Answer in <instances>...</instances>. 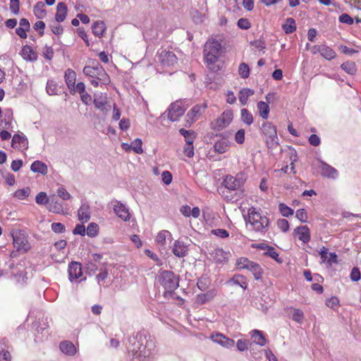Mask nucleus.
Masks as SVG:
<instances>
[{
  "label": "nucleus",
  "mask_w": 361,
  "mask_h": 361,
  "mask_svg": "<svg viewBox=\"0 0 361 361\" xmlns=\"http://www.w3.org/2000/svg\"><path fill=\"white\" fill-rule=\"evenodd\" d=\"M155 343L145 332H137L130 336L126 344L128 357L132 361H152Z\"/></svg>",
  "instance_id": "f257e3e1"
},
{
  "label": "nucleus",
  "mask_w": 361,
  "mask_h": 361,
  "mask_svg": "<svg viewBox=\"0 0 361 361\" xmlns=\"http://www.w3.org/2000/svg\"><path fill=\"white\" fill-rule=\"evenodd\" d=\"M245 182V178L241 173H238L235 176H226L223 185L227 190L222 192L224 198L231 202H237L242 198L244 195Z\"/></svg>",
  "instance_id": "f03ea898"
},
{
  "label": "nucleus",
  "mask_w": 361,
  "mask_h": 361,
  "mask_svg": "<svg viewBox=\"0 0 361 361\" xmlns=\"http://www.w3.org/2000/svg\"><path fill=\"white\" fill-rule=\"evenodd\" d=\"M245 221L250 224L253 231L262 233L267 232L269 225V219L259 212L256 211L254 207L249 209L247 218L245 219Z\"/></svg>",
  "instance_id": "7ed1b4c3"
},
{
  "label": "nucleus",
  "mask_w": 361,
  "mask_h": 361,
  "mask_svg": "<svg viewBox=\"0 0 361 361\" xmlns=\"http://www.w3.org/2000/svg\"><path fill=\"white\" fill-rule=\"evenodd\" d=\"M157 281L166 290L164 295L172 293L179 286V277L171 271H160Z\"/></svg>",
  "instance_id": "20e7f679"
},
{
  "label": "nucleus",
  "mask_w": 361,
  "mask_h": 361,
  "mask_svg": "<svg viewBox=\"0 0 361 361\" xmlns=\"http://www.w3.org/2000/svg\"><path fill=\"white\" fill-rule=\"evenodd\" d=\"M261 131L265 137V142L269 149H274L279 145L276 128L270 122H264L261 127Z\"/></svg>",
  "instance_id": "39448f33"
},
{
  "label": "nucleus",
  "mask_w": 361,
  "mask_h": 361,
  "mask_svg": "<svg viewBox=\"0 0 361 361\" xmlns=\"http://www.w3.org/2000/svg\"><path fill=\"white\" fill-rule=\"evenodd\" d=\"M221 44L217 40L213 39L206 42L204 48V56L208 66L213 65L217 61Z\"/></svg>",
  "instance_id": "423d86ee"
},
{
  "label": "nucleus",
  "mask_w": 361,
  "mask_h": 361,
  "mask_svg": "<svg viewBox=\"0 0 361 361\" xmlns=\"http://www.w3.org/2000/svg\"><path fill=\"white\" fill-rule=\"evenodd\" d=\"M157 57L158 61L164 68L173 67L178 63V58L171 51L161 50L158 52Z\"/></svg>",
  "instance_id": "0eeeda50"
},
{
  "label": "nucleus",
  "mask_w": 361,
  "mask_h": 361,
  "mask_svg": "<svg viewBox=\"0 0 361 361\" xmlns=\"http://www.w3.org/2000/svg\"><path fill=\"white\" fill-rule=\"evenodd\" d=\"M233 119V113L230 110L224 111L215 121L211 123V127L216 130H221L227 127Z\"/></svg>",
  "instance_id": "6e6552de"
},
{
  "label": "nucleus",
  "mask_w": 361,
  "mask_h": 361,
  "mask_svg": "<svg viewBox=\"0 0 361 361\" xmlns=\"http://www.w3.org/2000/svg\"><path fill=\"white\" fill-rule=\"evenodd\" d=\"M185 110L182 102L177 100L169 106L167 117L172 122L177 121L184 114Z\"/></svg>",
  "instance_id": "1a4fd4ad"
},
{
  "label": "nucleus",
  "mask_w": 361,
  "mask_h": 361,
  "mask_svg": "<svg viewBox=\"0 0 361 361\" xmlns=\"http://www.w3.org/2000/svg\"><path fill=\"white\" fill-rule=\"evenodd\" d=\"M13 246L16 248L17 251L26 252L30 248L27 237L22 233H18L13 235Z\"/></svg>",
  "instance_id": "9d476101"
},
{
  "label": "nucleus",
  "mask_w": 361,
  "mask_h": 361,
  "mask_svg": "<svg viewBox=\"0 0 361 361\" xmlns=\"http://www.w3.org/2000/svg\"><path fill=\"white\" fill-rule=\"evenodd\" d=\"M210 338L215 343L220 344L221 346L227 348H233L235 345V341L225 336L224 334L217 333L214 335H212Z\"/></svg>",
  "instance_id": "9b49d317"
},
{
  "label": "nucleus",
  "mask_w": 361,
  "mask_h": 361,
  "mask_svg": "<svg viewBox=\"0 0 361 361\" xmlns=\"http://www.w3.org/2000/svg\"><path fill=\"white\" fill-rule=\"evenodd\" d=\"M82 274L81 264L78 262H71L68 267L69 279L72 281L79 279Z\"/></svg>",
  "instance_id": "f8f14e48"
},
{
  "label": "nucleus",
  "mask_w": 361,
  "mask_h": 361,
  "mask_svg": "<svg viewBox=\"0 0 361 361\" xmlns=\"http://www.w3.org/2000/svg\"><path fill=\"white\" fill-rule=\"evenodd\" d=\"M319 161L321 163L320 168L322 170V176L333 179L337 178L338 172L335 168L332 167L331 166L329 165L328 164L322 160H319Z\"/></svg>",
  "instance_id": "ddd939ff"
},
{
  "label": "nucleus",
  "mask_w": 361,
  "mask_h": 361,
  "mask_svg": "<svg viewBox=\"0 0 361 361\" xmlns=\"http://www.w3.org/2000/svg\"><path fill=\"white\" fill-rule=\"evenodd\" d=\"M11 145L14 149H27L28 140L24 135L15 134L12 138Z\"/></svg>",
  "instance_id": "4468645a"
},
{
  "label": "nucleus",
  "mask_w": 361,
  "mask_h": 361,
  "mask_svg": "<svg viewBox=\"0 0 361 361\" xmlns=\"http://www.w3.org/2000/svg\"><path fill=\"white\" fill-rule=\"evenodd\" d=\"M114 211L116 215L125 221L130 219V213L126 206L120 202H116L114 206Z\"/></svg>",
  "instance_id": "2eb2a0df"
},
{
  "label": "nucleus",
  "mask_w": 361,
  "mask_h": 361,
  "mask_svg": "<svg viewBox=\"0 0 361 361\" xmlns=\"http://www.w3.org/2000/svg\"><path fill=\"white\" fill-rule=\"evenodd\" d=\"M48 208L49 212L55 214L63 213V204L55 195L50 196Z\"/></svg>",
  "instance_id": "dca6fc26"
},
{
  "label": "nucleus",
  "mask_w": 361,
  "mask_h": 361,
  "mask_svg": "<svg viewBox=\"0 0 361 361\" xmlns=\"http://www.w3.org/2000/svg\"><path fill=\"white\" fill-rule=\"evenodd\" d=\"M173 253L178 257H183L188 255V246L180 240L175 241L173 247Z\"/></svg>",
  "instance_id": "f3484780"
},
{
  "label": "nucleus",
  "mask_w": 361,
  "mask_h": 361,
  "mask_svg": "<svg viewBox=\"0 0 361 361\" xmlns=\"http://www.w3.org/2000/svg\"><path fill=\"white\" fill-rule=\"evenodd\" d=\"M294 233H295L298 236L299 240L304 243H308L310 240V232L307 226L297 227L294 230Z\"/></svg>",
  "instance_id": "a211bd4d"
},
{
  "label": "nucleus",
  "mask_w": 361,
  "mask_h": 361,
  "mask_svg": "<svg viewBox=\"0 0 361 361\" xmlns=\"http://www.w3.org/2000/svg\"><path fill=\"white\" fill-rule=\"evenodd\" d=\"M78 219L82 223L87 222L90 219V206L87 203H82L78 211Z\"/></svg>",
  "instance_id": "6ab92c4d"
},
{
  "label": "nucleus",
  "mask_w": 361,
  "mask_h": 361,
  "mask_svg": "<svg viewBox=\"0 0 361 361\" xmlns=\"http://www.w3.org/2000/svg\"><path fill=\"white\" fill-rule=\"evenodd\" d=\"M206 106L200 105H195L194 107H192V109H190L186 115V117L188 118V121L190 120V123H192L196 121L197 118L202 114Z\"/></svg>",
  "instance_id": "aec40b11"
},
{
  "label": "nucleus",
  "mask_w": 361,
  "mask_h": 361,
  "mask_svg": "<svg viewBox=\"0 0 361 361\" xmlns=\"http://www.w3.org/2000/svg\"><path fill=\"white\" fill-rule=\"evenodd\" d=\"M64 78L68 88L72 91L75 90V84L76 80V73L71 68H68L65 71Z\"/></svg>",
  "instance_id": "412c9836"
},
{
  "label": "nucleus",
  "mask_w": 361,
  "mask_h": 361,
  "mask_svg": "<svg viewBox=\"0 0 361 361\" xmlns=\"http://www.w3.org/2000/svg\"><path fill=\"white\" fill-rule=\"evenodd\" d=\"M67 6L64 2H59L56 6V13L55 15V20L58 23L63 22L67 16Z\"/></svg>",
  "instance_id": "4be33fe9"
},
{
  "label": "nucleus",
  "mask_w": 361,
  "mask_h": 361,
  "mask_svg": "<svg viewBox=\"0 0 361 361\" xmlns=\"http://www.w3.org/2000/svg\"><path fill=\"white\" fill-rule=\"evenodd\" d=\"M23 58L26 61H34L37 59V55L32 48L29 45H25L22 49Z\"/></svg>",
  "instance_id": "5701e85b"
},
{
  "label": "nucleus",
  "mask_w": 361,
  "mask_h": 361,
  "mask_svg": "<svg viewBox=\"0 0 361 361\" xmlns=\"http://www.w3.org/2000/svg\"><path fill=\"white\" fill-rule=\"evenodd\" d=\"M30 170L34 173H39L42 175H45L47 173L48 169L46 164L37 160L31 164Z\"/></svg>",
  "instance_id": "b1692460"
},
{
  "label": "nucleus",
  "mask_w": 361,
  "mask_h": 361,
  "mask_svg": "<svg viewBox=\"0 0 361 361\" xmlns=\"http://www.w3.org/2000/svg\"><path fill=\"white\" fill-rule=\"evenodd\" d=\"M92 30L95 36L102 37L106 30L105 23L102 20L95 21L92 25Z\"/></svg>",
  "instance_id": "393cba45"
},
{
  "label": "nucleus",
  "mask_w": 361,
  "mask_h": 361,
  "mask_svg": "<svg viewBox=\"0 0 361 361\" xmlns=\"http://www.w3.org/2000/svg\"><path fill=\"white\" fill-rule=\"evenodd\" d=\"M318 51L324 58L327 60H331L336 56V53L333 49L325 45L320 46L318 48Z\"/></svg>",
  "instance_id": "a878e982"
},
{
  "label": "nucleus",
  "mask_w": 361,
  "mask_h": 361,
  "mask_svg": "<svg viewBox=\"0 0 361 361\" xmlns=\"http://www.w3.org/2000/svg\"><path fill=\"white\" fill-rule=\"evenodd\" d=\"M214 151L219 153L223 154L228 151L229 149L228 141L226 138H221L216 141L214 145Z\"/></svg>",
  "instance_id": "bb28decb"
},
{
  "label": "nucleus",
  "mask_w": 361,
  "mask_h": 361,
  "mask_svg": "<svg viewBox=\"0 0 361 361\" xmlns=\"http://www.w3.org/2000/svg\"><path fill=\"white\" fill-rule=\"evenodd\" d=\"M251 336L253 338V342L260 346H264L267 343V339L264 336L262 331L259 330H252L251 331Z\"/></svg>",
  "instance_id": "cd10ccee"
},
{
  "label": "nucleus",
  "mask_w": 361,
  "mask_h": 361,
  "mask_svg": "<svg viewBox=\"0 0 361 361\" xmlns=\"http://www.w3.org/2000/svg\"><path fill=\"white\" fill-rule=\"evenodd\" d=\"M93 66H85L83 68V73L87 75L94 78H96L97 74L98 73L97 69H99V66L101 65L97 62H93Z\"/></svg>",
  "instance_id": "c85d7f7f"
},
{
  "label": "nucleus",
  "mask_w": 361,
  "mask_h": 361,
  "mask_svg": "<svg viewBox=\"0 0 361 361\" xmlns=\"http://www.w3.org/2000/svg\"><path fill=\"white\" fill-rule=\"evenodd\" d=\"M61 87H59L57 82L52 80H48L46 86L47 92L49 95H57L60 92Z\"/></svg>",
  "instance_id": "c756f323"
},
{
  "label": "nucleus",
  "mask_w": 361,
  "mask_h": 361,
  "mask_svg": "<svg viewBox=\"0 0 361 361\" xmlns=\"http://www.w3.org/2000/svg\"><path fill=\"white\" fill-rule=\"evenodd\" d=\"M59 348L63 353L69 355H74L76 351L75 345L71 342L67 341H62L60 343Z\"/></svg>",
  "instance_id": "7c9ffc66"
},
{
  "label": "nucleus",
  "mask_w": 361,
  "mask_h": 361,
  "mask_svg": "<svg viewBox=\"0 0 361 361\" xmlns=\"http://www.w3.org/2000/svg\"><path fill=\"white\" fill-rule=\"evenodd\" d=\"M282 29L286 34H291L296 30L295 21L292 18H287L286 23L283 24Z\"/></svg>",
  "instance_id": "2f4dec72"
},
{
  "label": "nucleus",
  "mask_w": 361,
  "mask_h": 361,
  "mask_svg": "<svg viewBox=\"0 0 361 361\" xmlns=\"http://www.w3.org/2000/svg\"><path fill=\"white\" fill-rule=\"evenodd\" d=\"M45 5L42 1H38L33 7V12L35 16L38 19H42L46 16L44 9Z\"/></svg>",
  "instance_id": "473e14b6"
},
{
  "label": "nucleus",
  "mask_w": 361,
  "mask_h": 361,
  "mask_svg": "<svg viewBox=\"0 0 361 361\" xmlns=\"http://www.w3.org/2000/svg\"><path fill=\"white\" fill-rule=\"evenodd\" d=\"M179 133L184 137L185 143L187 144L193 143L196 137L195 132L192 130H185L184 128H180L179 129Z\"/></svg>",
  "instance_id": "72a5a7b5"
},
{
  "label": "nucleus",
  "mask_w": 361,
  "mask_h": 361,
  "mask_svg": "<svg viewBox=\"0 0 361 361\" xmlns=\"http://www.w3.org/2000/svg\"><path fill=\"white\" fill-rule=\"evenodd\" d=\"M247 270L252 273L256 280L262 279L263 269L259 264L252 262Z\"/></svg>",
  "instance_id": "f704fd0d"
},
{
  "label": "nucleus",
  "mask_w": 361,
  "mask_h": 361,
  "mask_svg": "<svg viewBox=\"0 0 361 361\" xmlns=\"http://www.w3.org/2000/svg\"><path fill=\"white\" fill-rule=\"evenodd\" d=\"M255 91L249 88H244L241 90L239 92V101L243 105H245L247 104V99L249 97L253 95Z\"/></svg>",
  "instance_id": "c9c22d12"
},
{
  "label": "nucleus",
  "mask_w": 361,
  "mask_h": 361,
  "mask_svg": "<svg viewBox=\"0 0 361 361\" xmlns=\"http://www.w3.org/2000/svg\"><path fill=\"white\" fill-rule=\"evenodd\" d=\"M257 109L259 110L260 116L264 119H267L269 116L270 111L268 104L267 102L260 101L257 103Z\"/></svg>",
  "instance_id": "e433bc0d"
},
{
  "label": "nucleus",
  "mask_w": 361,
  "mask_h": 361,
  "mask_svg": "<svg viewBox=\"0 0 361 361\" xmlns=\"http://www.w3.org/2000/svg\"><path fill=\"white\" fill-rule=\"evenodd\" d=\"M227 283L228 284L238 285L243 289L247 288V283L242 275H234Z\"/></svg>",
  "instance_id": "4c0bfd02"
},
{
  "label": "nucleus",
  "mask_w": 361,
  "mask_h": 361,
  "mask_svg": "<svg viewBox=\"0 0 361 361\" xmlns=\"http://www.w3.org/2000/svg\"><path fill=\"white\" fill-rule=\"evenodd\" d=\"M241 120L245 124L250 126L253 123V116L252 114L247 109H243L240 111Z\"/></svg>",
  "instance_id": "58836bf2"
},
{
  "label": "nucleus",
  "mask_w": 361,
  "mask_h": 361,
  "mask_svg": "<svg viewBox=\"0 0 361 361\" xmlns=\"http://www.w3.org/2000/svg\"><path fill=\"white\" fill-rule=\"evenodd\" d=\"M210 284V279L207 275H202L198 279L197 286L201 290H205Z\"/></svg>",
  "instance_id": "ea45409f"
},
{
  "label": "nucleus",
  "mask_w": 361,
  "mask_h": 361,
  "mask_svg": "<svg viewBox=\"0 0 361 361\" xmlns=\"http://www.w3.org/2000/svg\"><path fill=\"white\" fill-rule=\"evenodd\" d=\"M97 71H98L97 75L96 77V79L101 81L103 84H108L110 82V79L103 67L99 66Z\"/></svg>",
  "instance_id": "a19ab883"
},
{
  "label": "nucleus",
  "mask_w": 361,
  "mask_h": 361,
  "mask_svg": "<svg viewBox=\"0 0 361 361\" xmlns=\"http://www.w3.org/2000/svg\"><path fill=\"white\" fill-rule=\"evenodd\" d=\"M341 67L344 71L350 75H353L356 72V66L353 61L345 62L342 63Z\"/></svg>",
  "instance_id": "79ce46f5"
},
{
  "label": "nucleus",
  "mask_w": 361,
  "mask_h": 361,
  "mask_svg": "<svg viewBox=\"0 0 361 361\" xmlns=\"http://www.w3.org/2000/svg\"><path fill=\"white\" fill-rule=\"evenodd\" d=\"M50 197H48L44 192H39L35 197V201L37 204L45 205L49 204Z\"/></svg>",
  "instance_id": "37998d69"
},
{
  "label": "nucleus",
  "mask_w": 361,
  "mask_h": 361,
  "mask_svg": "<svg viewBox=\"0 0 361 361\" xmlns=\"http://www.w3.org/2000/svg\"><path fill=\"white\" fill-rule=\"evenodd\" d=\"M11 276L16 279V281L18 283L21 284L25 283L27 279L26 272L23 270H20V269H18L16 273L12 272Z\"/></svg>",
  "instance_id": "c03bdc74"
},
{
  "label": "nucleus",
  "mask_w": 361,
  "mask_h": 361,
  "mask_svg": "<svg viewBox=\"0 0 361 361\" xmlns=\"http://www.w3.org/2000/svg\"><path fill=\"white\" fill-rule=\"evenodd\" d=\"M94 106L103 111L105 109V105L106 104V98L103 97L102 95L97 96L93 101Z\"/></svg>",
  "instance_id": "a18cd8bd"
},
{
  "label": "nucleus",
  "mask_w": 361,
  "mask_h": 361,
  "mask_svg": "<svg viewBox=\"0 0 361 361\" xmlns=\"http://www.w3.org/2000/svg\"><path fill=\"white\" fill-rule=\"evenodd\" d=\"M108 274V271L104 265L99 268V273L96 275V280L100 286L102 285L101 282L104 281L107 278Z\"/></svg>",
  "instance_id": "49530a36"
},
{
  "label": "nucleus",
  "mask_w": 361,
  "mask_h": 361,
  "mask_svg": "<svg viewBox=\"0 0 361 361\" xmlns=\"http://www.w3.org/2000/svg\"><path fill=\"white\" fill-rule=\"evenodd\" d=\"M86 271L89 275L95 274L97 270H99V266L97 264L94 263L93 261L89 260L85 264Z\"/></svg>",
  "instance_id": "de8ad7c7"
},
{
  "label": "nucleus",
  "mask_w": 361,
  "mask_h": 361,
  "mask_svg": "<svg viewBox=\"0 0 361 361\" xmlns=\"http://www.w3.org/2000/svg\"><path fill=\"white\" fill-rule=\"evenodd\" d=\"M279 209L282 216L288 217L292 216L294 213V211L290 207H288L286 204L283 203H281L279 205Z\"/></svg>",
  "instance_id": "09e8293b"
},
{
  "label": "nucleus",
  "mask_w": 361,
  "mask_h": 361,
  "mask_svg": "<svg viewBox=\"0 0 361 361\" xmlns=\"http://www.w3.org/2000/svg\"><path fill=\"white\" fill-rule=\"evenodd\" d=\"M238 73L242 78H247L250 75V68L248 65L245 63H240L238 68Z\"/></svg>",
  "instance_id": "8fccbe9b"
},
{
  "label": "nucleus",
  "mask_w": 361,
  "mask_h": 361,
  "mask_svg": "<svg viewBox=\"0 0 361 361\" xmlns=\"http://www.w3.org/2000/svg\"><path fill=\"white\" fill-rule=\"evenodd\" d=\"M30 190L29 188H25L23 189L17 190L13 196L19 200H24L25 197H28L30 195Z\"/></svg>",
  "instance_id": "3c124183"
},
{
  "label": "nucleus",
  "mask_w": 361,
  "mask_h": 361,
  "mask_svg": "<svg viewBox=\"0 0 361 361\" xmlns=\"http://www.w3.org/2000/svg\"><path fill=\"white\" fill-rule=\"evenodd\" d=\"M252 262L247 257H240L237 260L236 265L238 269H248Z\"/></svg>",
  "instance_id": "603ef678"
},
{
  "label": "nucleus",
  "mask_w": 361,
  "mask_h": 361,
  "mask_svg": "<svg viewBox=\"0 0 361 361\" xmlns=\"http://www.w3.org/2000/svg\"><path fill=\"white\" fill-rule=\"evenodd\" d=\"M292 310H293L292 319L295 322H296L299 324H301L304 319L303 312L302 310H300L299 309H296V308H293Z\"/></svg>",
  "instance_id": "864d4df0"
},
{
  "label": "nucleus",
  "mask_w": 361,
  "mask_h": 361,
  "mask_svg": "<svg viewBox=\"0 0 361 361\" xmlns=\"http://www.w3.org/2000/svg\"><path fill=\"white\" fill-rule=\"evenodd\" d=\"M3 345L4 341L0 342V361H11V355L8 350H5Z\"/></svg>",
  "instance_id": "5fc2aeb1"
},
{
  "label": "nucleus",
  "mask_w": 361,
  "mask_h": 361,
  "mask_svg": "<svg viewBox=\"0 0 361 361\" xmlns=\"http://www.w3.org/2000/svg\"><path fill=\"white\" fill-rule=\"evenodd\" d=\"M142 142L140 139H135L132 142L130 145V147L137 154H142L143 152V149L142 148Z\"/></svg>",
  "instance_id": "6e6d98bb"
},
{
  "label": "nucleus",
  "mask_w": 361,
  "mask_h": 361,
  "mask_svg": "<svg viewBox=\"0 0 361 361\" xmlns=\"http://www.w3.org/2000/svg\"><path fill=\"white\" fill-rule=\"evenodd\" d=\"M99 226L95 223H90L87 228V235L90 237H94L98 233Z\"/></svg>",
  "instance_id": "4d7b16f0"
},
{
  "label": "nucleus",
  "mask_w": 361,
  "mask_h": 361,
  "mask_svg": "<svg viewBox=\"0 0 361 361\" xmlns=\"http://www.w3.org/2000/svg\"><path fill=\"white\" fill-rule=\"evenodd\" d=\"M264 255L269 256L271 258L275 259L276 262H281V260L279 259V253L276 249L271 246H269L267 250L264 253Z\"/></svg>",
  "instance_id": "13d9d810"
},
{
  "label": "nucleus",
  "mask_w": 361,
  "mask_h": 361,
  "mask_svg": "<svg viewBox=\"0 0 361 361\" xmlns=\"http://www.w3.org/2000/svg\"><path fill=\"white\" fill-rule=\"evenodd\" d=\"M57 195L63 200H68L72 197L63 186H61L57 189Z\"/></svg>",
  "instance_id": "bf43d9fd"
},
{
  "label": "nucleus",
  "mask_w": 361,
  "mask_h": 361,
  "mask_svg": "<svg viewBox=\"0 0 361 361\" xmlns=\"http://www.w3.org/2000/svg\"><path fill=\"white\" fill-rule=\"evenodd\" d=\"M171 235V233L168 231H160L157 237H156V241L159 245H164L166 242V235Z\"/></svg>",
  "instance_id": "052dcab7"
},
{
  "label": "nucleus",
  "mask_w": 361,
  "mask_h": 361,
  "mask_svg": "<svg viewBox=\"0 0 361 361\" xmlns=\"http://www.w3.org/2000/svg\"><path fill=\"white\" fill-rule=\"evenodd\" d=\"M43 56L47 60H51L54 56V50L51 46L45 45L43 49Z\"/></svg>",
  "instance_id": "680f3d73"
},
{
  "label": "nucleus",
  "mask_w": 361,
  "mask_h": 361,
  "mask_svg": "<svg viewBox=\"0 0 361 361\" xmlns=\"http://www.w3.org/2000/svg\"><path fill=\"white\" fill-rule=\"evenodd\" d=\"M326 305L329 308L335 310L339 306V300L337 297H331L326 300Z\"/></svg>",
  "instance_id": "e2e57ef3"
},
{
  "label": "nucleus",
  "mask_w": 361,
  "mask_h": 361,
  "mask_svg": "<svg viewBox=\"0 0 361 361\" xmlns=\"http://www.w3.org/2000/svg\"><path fill=\"white\" fill-rule=\"evenodd\" d=\"M33 28L38 31L39 35L42 37L44 33L45 23L42 20H38L34 24Z\"/></svg>",
  "instance_id": "0e129e2a"
},
{
  "label": "nucleus",
  "mask_w": 361,
  "mask_h": 361,
  "mask_svg": "<svg viewBox=\"0 0 361 361\" xmlns=\"http://www.w3.org/2000/svg\"><path fill=\"white\" fill-rule=\"evenodd\" d=\"M296 218L301 222H306L307 221V214L305 209H299L296 211Z\"/></svg>",
  "instance_id": "69168bd1"
},
{
  "label": "nucleus",
  "mask_w": 361,
  "mask_h": 361,
  "mask_svg": "<svg viewBox=\"0 0 361 361\" xmlns=\"http://www.w3.org/2000/svg\"><path fill=\"white\" fill-rule=\"evenodd\" d=\"M20 1L19 0H10V10L11 11L17 15L19 13Z\"/></svg>",
  "instance_id": "338daca9"
},
{
  "label": "nucleus",
  "mask_w": 361,
  "mask_h": 361,
  "mask_svg": "<svg viewBox=\"0 0 361 361\" xmlns=\"http://www.w3.org/2000/svg\"><path fill=\"white\" fill-rule=\"evenodd\" d=\"M350 278L353 281H358L361 279V274L357 267H353L351 270Z\"/></svg>",
  "instance_id": "774afa93"
}]
</instances>
